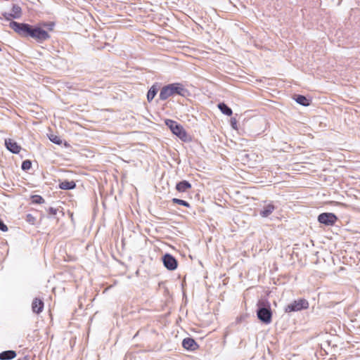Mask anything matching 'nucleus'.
Returning a JSON list of instances; mask_svg holds the SVG:
<instances>
[{
	"label": "nucleus",
	"mask_w": 360,
	"mask_h": 360,
	"mask_svg": "<svg viewBox=\"0 0 360 360\" xmlns=\"http://www.w3.org/2000/svg\"><path fill=\"white\" fill-rule=\"evenodd\" d=\"M9 27L20 37L32 38L39 43H43L51 37L49 32L39 25H32L25 22L11 21Z\"/></svg>",
	"instance_id": "obj_1"
},
{
	"label": "nucleus",
	"mask_w": 360,
	"mask_h": 360,
	"mask_svg": "<svg viewBox=\"0 0 360 360\" xmlns=\"http://www.w3.org/2000/svg\"><path fill=\"white\" fill-rule=\"evenodd\" d=\"M179 95L183 97H186L190 95V93L184 85L181 83H172L164 86L160 92L159 98L161 101H165L170 96Z\"/></svg>",
	"instance_id": "obj_2"
},
{
	"label": "nucleus",
	"mask_w": 360,
	"mask_h": 360,
	"mask_svg": "<svg viewBox=\"0 0 360 360\" xmlns=\"http://www.w3.org/2000/svg\"><path fill=\"white\" fill-rule=\"evenodd\" d=\"M257 319L264 324H269L272 321V311L267 300H259L257 304Z\"/></svg>",
	"instance_id": "obj_3"
},
{
	"label": "nucleus",
	"mask_w": 360,
	"mask_h": 360,
	"mask_svg": "<svg viewBox=\"0 0 360 360\" xmlns=\"http://www.w3.org/2000/svg\"><path fill=\"white\" fill-rule=\"evenodd\" d=\"M165 123L172 134L176 136L179 139L184 142L188 141L187 132L181 124L170 119H166Z\"/></svg>",
	"instance_id": "obj_4"
},
{
	"label": "nucleus",
	"mask_w": 360,
	"mask_h": 360,
	"mask_svg": "<svg viewBox=\"0 0 360 360\" xmlns=\"http://www.w3.org/2000/svg\"><path fill=\"white\" fill-rule=\"evenodd\" d=\"M309 302L305 299H299L297 300H294L292 302L288 304L285 307V312H294L301 311L302 309H308Z\"/></svg>",
	"instance_id": "obj_5"
},
{
	"label": "nucleus",
	"mask_w": 360,
	"mask_h": 360,
	"mask_svg": "<svg viewBox=\"0 0 360 360\" xmlns=\"http://www.w3.org/2000/svg\"><path fill=\"white\" fill-rule=\"evenodd\" d=\"M318 221L325 226H333L338 221V217L332 212H323L318 216Z\"/></svg>",
	"instance_id": "obj_6"
},
{
	"label": "nucleus",
	"mask_w": 360,
	"mask_h": 360,
	"mask_svg": "<svg viewBox=\"0 0 360 360\" xmlns=\"http://www.w3.org/2000/svg\"><path fill=\"white\" fill-rule=\"evenodd\" d=\"M162 259L164 266L169 271H174L177 268L178 262L172 255L166 253L163 255Z\"/></svg>",
	"instance_id": "obj_7"
},
{
	"label": "nucleus",
	"mask_w": 360,
	"mask_h": 360,
	"mask_svg": "<svg viewBox=\"0 0 360 360\" xmlns=\"http://www.w3.org/2000/svg\"><path fill=\"white\" fill-rule=\"evenodd\" d=\"M5 146L8 150L13 154H18L21 150V146L11 139H5Z\"/></svg>",
	"instance_id": "obj_8"
},
{
	"label": "nucleus",
	"mask_w": 360,
	"mask_h": 360,
	"mask_svg": "<svg viewBox=\"0 0 360 360\" xmlns=\"http://www.w3.org/2000/svg\"><path fill=\"white\" fill-rule=\"evenodd\" d=\"M182 346L184 349L190 351H195L198 348V345L192 338H186L182 341Z\"/></svg>",
	"instance_id": "obj_9"
},
{
	"label": "nucleus",
	"mask_w": 360,
	"mask_h": 360,
	"mask_svg": "<svg viewBox=\"0 0 360 360\" xmlns=\"http://www.w3.org/2000/svg\"><path fill=\"white\" fill-rule=\"evenodd\" d=\"M44 307L43 300L35 297L32 302V310L33 313L39 314L42 312Z\"/></svg>",
	"instance_id": "obj_10"
},
{
	"label": "nucleus",
	"mask_w": 360,
	"mask_h": 360,
	"mask_svg": "<svg viewBox=\"0 0 360 360\" xmlns=\"http://www.w3.org/2000/svg\"><path fill=\"white\" fill-rule=\"evenodd\" d=\"M176 190L179 193H185L192 188L191 184L186 180H182L176 183Z\"/></svg>",
	"instance_id": "obj_11"
},
{
	"label": "nucleus",
	"mask_w": 360,
	"mask_h": 360,
	"mask_svg": "<svg viewBox=\"0 0 360 360\" xmlns=\"http://www.w3.org/2000/svg\"><path fill=\"white\" fill-rule=\"evenodd\" d=\"M276 208V207L272 202H269L263 207L259 212V214L262 217H268Z\"/></svg>",
	"instance_id": "obj_12"
},
{
	"label": "nucleus",
	"mask_w": 360,
	"mask_h": 360,
	"mask_svg": "<svg viewBox=\"0 0 360 360\" xmlns=\"http://www.w3.org/2000/svg\"><path fill=\"white\" fill-rule=\"evenodd\" d=\"M293 98L298 104L302 106H309L311 103V100L304 95L295 94Z\"/></svg>",
	"instance_id": "obj_13"
},
{
	"label": "nucleus",
	"mask_w": 360,
	"mask_h": 360,
	"mask_svg": "<svg viewBox=\"0 0 360 360\" xmlns=\"http://www.w3.org/2000/svg\"><path fill=\"white\" fill-rule=\"evenodd\" d=\"M58 187L62 190H72L76 187V183L74 181L65 180L59 183Z\"/></svg>",
	"instance_id": "obj_14"
},
{
	"label": "nucleus",
	"mask_w": 360,
	"mask_h": 360,
	"mask_svg": "<svg viewBox=\"0 0 360 360\" xmlns=\"http://www.w3.org/2000/svg\"><path fill=\"white\" fill-rule=\"evenodd\" d=\"M17 354L14 350H6L0 353V360H11L16 356Z\"/></svg>",
	"instance_id": "obj_15"
},
{
	"label": "nucleus",
	"mask_w": 360,
	"mask_h": 360,
	"mask_svg": "<svg viewBox=\"0 0 360 360\" xmlns=\"http://www.w3.org/2000/svg\"><path fill=\"white\" fill-rule=\"evenodd\" d=\"M218 108L225 115L231 116L233 113L231 108L224 103H219L218 104Z\"/></svg>",
	"instance_id": "obj_16"
},
{
	"label": "nucleus",
	"mask_w": 360,
	"mask_h": 360,
	"mask_svg": "<svg viewBox=\"0 0 360 360\" xmlns=\"http://www.w3.org/2000/svg\"><path fill=\"white\" fill-rule=\"evenodd\" d=\"M158 91V88L156 85H153L147 93V100L148 102H151L156 96Z\"/></svg>",
	"instance_id": "obj_17"
},
{
	"label": "nucleus",
	"mask_w": 360,
	"mask_h": 360,
	"mask_svg": "<svg viewBox=\"0 0 360 360\" xmlns=\"http://www.w3.org/2000/svg\"><path fill=\"white\" fill-rule=\"evenodd\" d=\"M12 12L11 13L13 15V19H19L22 15V8L18 4H13Z\"/></svg>",
	"instance_id": "obj_18"
},
{
	"label": "nucleus",
	"mask_w": 360,
	"mask_h": 360,
	"mask_svg": "<svg viewBox=\"0 0 360 360\" xmlns=\"http://www.w3.org/2000/svg\"><path fill=\"white\" fill-rule=\"evenodd\" d=\"M172 202L174 204H177V205H182V206H184L186 207H191L190 204L187 201L181 200V199H179V198H174L172 199Z\"/></svg>",
	"instance_id": "obj_19"
},
{
	"label": "nucleus",
	"mask_w": 360,
	"mask_h": 360,
	"mask_svg": "<svg viewBox=\"0 0 360 360\" xmlns=\"http://www.w3.org/2000/svg\"><path fill=\"white\" fill-rule=\"evenodd\" d=\"M32 202L34 204H42L44 202V199L39 195H33L31 196Z\"/></svg>",
	"instance_id": "obj_20"
},
{
	"label": "nucleus",
	"mask_w": 360,
	"mask_h": 360,
	"mask_svg": "<svg viewBox=\"0 0 360 360\" xmlns=\"http://www.w3.org/2000/svg\"><path fill=\"white\" fill-rule=\"evenodd\" d=\"M49 140H50L52 143H55V144H57V145H59V146L62 144V142H63V141H62V139H61L59 136H56V135L51 134V135L49 136Z\"/></svg>",
	"instance_id": "obj_21"
},
{
	"label": "nucleus",
	"mask_w": 360,
	"mask_h": 360,
	"mask_svg": "<svg viewBox=\"0 0 360 360\" xmlns=\"http://www.w3.org/2000/svg\"><path fill=\"white\" fill-rule=\"evenodd\" d=\"M32 167V161L30 160H25L22 161L21 165V169L23 171L29 170Z\"/></svg>",
	"instance_id": "obj_22"
},
{
	"label": "nucleus",
	"mask_w": 360,
	"mask_h": 360,
	"mask_svg": "<svg viewBox=\"0 0 360 360\" xmlns=\"http://www.w3.org/2000/svg\"><path fill=\"white\" fill-rule=\"evenodd\" d=\"M25 220L27 222H28L29 224H34L35 221H36V218L35 217H34L32 214H27L26 215V218H25Z\"/></svg>",
	"instance_id": "obj_23"
},
{
	"label": "nucleus",
	"mask_w": 360,
	"mask_h": 360,
	"mask_svg": "<svg viewBox=\"0 0 360 360\" xmlns=\"http://www.w3.org/2000/svg\"><path fill=\"white\" fill-rule=\"evenodd\" d=\"M2 16L8 21L11 22V20L13 19V15L11 13L4 12L2 13Z\"/></svg>",
	"instance_id": "obj_24"
},
{
	"label": "nucleus",
	"mask_w": 360,
	"mask_h": 360,
	"mask_svg": "<svg viewBox=\"0 0 360 360\" xmlns=\"http://www.w3.org/2000/svg\"><path fill=\"white\" fill-rule=\"evenodd\" d=\"M47 212L50 216H53L57 214L58 209L51 207L47 210Z\"/></svg>",
	"instance_id": "obj_25"
},
{
	"label": "nucleus",
	"mask_w": 360,
	"mask_h": 360,
	"mask_svg": "<svg viewBox=\"0 0 360 360\" xmlns=\"http://www.w3.org/2000/svg\"><path fill=\"white\" fill-rule=\"evenodd\" d=\"M0 230L1 231L6 232L8 231L7 226L4 223V221L0 219Z\"/></svg>",
	"instance_id": "obj_26"
},
{
	"label": "nucleus",
	"mask_w": 360,
	"mask_h": 360,
	"mask_svg": "<svg viewBox=\"0 0 360 360\" xmlns=\"http://www.w3.org/2000/svg\"><path fill=\"white\" fill-rule=\"evenodd\" d=\"M231 125L233 129H237V120L236 118L232 117L231 119Z\"/></svg>",
	"instance_id": "obj_27"
},
{
	"label": "nucleus",
	"mask_w": 360,
	"mask_h": 360,
	"mask_svg": "<svg viewBox=\"0 0 360 360\" xmlns=\"http://www.w3.org/2000/svg\"><path fill=\"white\" fill-rule=\"evenodd\" d=\"M44 27H46L49 30H52L53 29V27L55 26L54 22H50V23H44Z\"/></svg>",
	"instance_id": "obj_28"
},
{
	"label": "nucleus",
	"mask_w": 360,
	"mask_h": 360,
	"mask_svg": "<svg viewBox=\"0 0 360 360\" xmlns=\"http://www.w3.org/2000/svg\"><path fill=\"white\" fill-rule=\"evenodd\" d=\"M17 360H28V357L27 356H25L22 357V358H19Z\"/></svg>",
	"instance_id": "obj_29"
},
{
	"label": "nucleus",
	"mask_w": 360,
	"mask_h": 360,
	"mask_svg": "<svg viewBox=\"0 0 360 360\" xmlns=\"http://www.w3.org/2000/svg\"><path fill=\"white\" fill-rule=\"evenodd\" d=\"M1 19H2V18H1V17H0V20H1Z\"/></svg>",
	"instance_id": "obj_30"
}]
</instances>
